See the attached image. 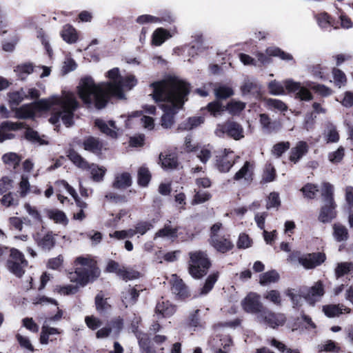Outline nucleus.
Instances as JSON below:
<instances>
[{"label": "nucleus", "instance_id": "nucleus-29", "mask_svg": "<svg viewBox=\"0 0 353 353\" xmlns=\"http://www.w3.org/2000/svg\"><path fill=\"white\" fill-rule=\"evenodd\" d=\"M159 160L162 168L165 170H173L178 166L177 159L173 154H163L161 153L159 156Z\"/></svg>", "mask_w": 353, "mask_h": 353}, {"label": "nucleus", "instance_id": "nucleus-55", "mask_svg": "<svg viewBox=\"0 0 353 353\" xmlns=\"http://www.w3.org/2000/svg\"><path fill=\"white\" fill-rule=\"evenodd\" d=\"M196 151L198 152L196 157L203 163H205L211 157L212 148L209 145L196 148Z\"/></svg>", "mask_w": 353, "mask_h": 353}, {"label": "nucleus", "instance_id": "nucleus-56", "mask_svg": "<svg viewBox=\"0 0 353 353\" xmlns=\"http://www.w3.org/2000/svg\"><path fill=\"white\" fill-rule=\"evenodd\" d=\"M207 108L208 112H210L214 117L221 115L225 110V107L218 101H214L208 103Z\"/></svg>", "mask_w": 353, "mask_h": 353}, {"label": "nucleus", "instance_id": "nucleus-25", "mask_svg": "<svg viewBox=\"0 0 353 353\" xmlns=\"http://www.w3.org/2000/svg\"><path fill=\"white\" fill-rule=\"evenodd\" d=\"M323 311L327 316L331 318L343 313L349 314L351 310L343 304H338L325 305L323 307Z\"/></svg>", "mask_w": 353, "mask_h": 353}, {"label": "nucleus", "instance_id": "nucleus-4", "mask_svg": "<svg viewBox=\"0 0 353 353\" xmlns=\"http://www.w3.org/2000/svg\"><path fill=\"white\" fill-rule=\"evenodd\" d=\"M75 262L81 266L77 268L74 272L69 273L68 278L71 282L85 286L90 279L99 276V271L95 268L92 260L80 256L77 258Z\"/></svg>", "mask_w": 353, "mask_h": 353}, {"label": "nucleus", "instance_id": "nucleus-19", "mask_svg": "<svg viewBox=\"0 0 353 353\" xmlns=\"http://www.w3.org/2000/svg\"><path fill=\"white\" fill-rule=\"evenodd\" d=\"M23 208L28 215V217L23 218L26 223L37 225L43 222L41 214L37 207L30 205L29 203H26Z\"/></svg>", "mask_w": 353, "mask_h": 353}, {"label": "nucleus", "instance_id": "nucleus-38", "mask_svg": "<svg viewBox=\"0 0 353 353\" xmlns=\"http://www.w3.org/2000/svg\"><path fill=\"white\" fill-rule=\"evenodd\" d=\"M131 176L128 172L118 174L114 180V186L117 188H125L131 185Z\"/></svg>", "mask_w": 353, "mask_h": 353}, {"label": "nucleus", "instance_id": "nucleus-50", "mask_svg": "<svg viewBox=\"0 0 353 353\" xmlns=\"http://www.w3.org/2000/svg\"><path fill=\"white\" fill-rule=\"evenodd\" d=\"M68 157L79 168L82 169L88 168V163L74 150H70Z\"/></svg>", "mask_w": 353, "mask_h": 353}, {"label": "nucleus", "instance_id": "nucleus-53", "mask_svg": "<svg viewBox=\"0 0 353 353\" xmlns=\"http://www.w3.org/2000/svg\"><path fill=\"white\" fill-rule=\"evenodd\" d=\"M263 297L276 306H280L281 305V293L278 290H272L268 291L264 294Z\"/></svg>", "mask_w": 353, "mask_h": 353}, {"label": "nucleus", "instance_id": "nucleus-11", "mask_svg": "<svg viewBox=\"0 0 353 353\" xmlns=\"http://www.w3.org/2000/svg\"><path fill=\"white\" fill-rule=\"evenodd\" d=\"M259 61L263 64H267L270 62V57H278L283 61H292V54L287 53L276 47H271L266 49V53L259 52L256 54Z\"/></svg>", "mask_w": 353, "mask_h": 353}, {"label": "nucleus", "instance_id": "nucleus-28", "mask_svg": "<svg viewBox=\"0 0 353 353\" xmlns=\"http://www.w3.org/2000/svg\"><path fill=\"white\" fill-rule=\"evenodd\" d=\"M214 93L216 99H225L234 94V90L228 85L219 83L215 85Z\"/></svg>", "mask_w": 353, "mask_h": 353}, {"label": "nucleus", "instance_id": "nucleus-49", "mask_svg": "<svg viewBox=\"0 0 353 353\" xmlns=\"http://www.w3.org/2000/svg\"><path fill=\"white\" fill-rule=\"evenodd\" d=\"M13 110L15 113V117L20 119H29L34 115V112L29 105H23L20 108H16Z\"/></svg>", "mask_w": 353, "mask_h": 353}, {"label": "nucleus", "instance_id": "nucleus-42", "mask_svg": "<svg viewBox=\"0 0 353 353\" xmlns=\"http://www.w3.org/2000/svg\"><path fill=\"white\" fill-rule=\"evenodd\" d=\"M353 272V262L339 263L335 268L336 278L341 277L345 274Z\"/></svg>", "mask_w": 353, "mask_h": 353}, {"label": "nucleus", "instance_id": "nucleus-51", "mask_svg": "<svg viewBox=\"0 0 353 353\" xmlns=\"http://www.w3.org/2000/svg\"><path fill=\"white\" fill-rule=\"evenodd\" d=\"M95 305L97 310L100 313L107 312L110 307V305L107 302V299H104V296L101 292L96 296Z\"/></svg>", "mask_w": 353, "mask_h": 353}, {"label": "nucleus", "instance_id": "nucleus-15", "mask_svg": "<svg viewBox=\"0 0 353 353\" xmlns=\"http://www.w3.org/2000/svg\"><path fill=\"white\" fill-rule=\"evenodd\" d=\"M301 294L305 299L312 305L319 301L324 294L323 283L321 281L315 283V284L309 288L307 292L301 291Z\"/></svg>", "mask_w": 353, "mask_h": 353}, {"label": "nucleus", "instance_id": "nucleus-44", "mask_svg": "<svg viewBox=\"0 0 353 353\" xmlns=\"http://www.w3.org/2000/svg\"><path fill=\"white\" fill-rule=\"evenodd\" d=\"M265 103L267 108L271 110L283 112L288 109L285 103L279 99L270 98L265 99Z\"/></svg>", "mask_w": 353, "mask_h": 353}, {"label": "nucleus", "instance_id": "nucleus-3", "mask_svg": "<svg viewBox=\"0 0 353 353\" xmlns=\"http://www.w3.org/2000/svg\"><path fill=\"white\" fill-rule=\"evenodd\" d=\"M41 103L46 109H52L54 105H58L59 110L50 119L52 123L55 124L61 119L66 126L72 125L74 112L79 106L74 93L63 92L61 97L54 96L41 101Z\"/></svg>", "mask_w": 353, "mask_h": 353}, {"label": "nucleus", "instance_id": "nucleus-9", "mask_svg": "<svg viewBox=\"0 0 353 353\" xmlns=\"http://www.w3.org/2000/svg\"><path fill=\"white\" fill-rule=\"evenodd\" d=\"M215 134L218 137H222L226 134L235 140H239L244 137L243 130L241 125L232 121H228L223 124L218 125L215 130Z\"/></svg>", "mask_w": 353, "mask_h": 353}, {"label": "nucleus", "instance_id": "nucleus-60", "mask_svg": "<svg viewBox=\"0 0 353 353\" xmlns=\"http://www.w3.org/2000/svg\"><path fill=\"white\" fill-rule=\"evenodd\" d=\"M1 203L6 207H10L17 205L19 204V199L17 195L12 192H9L3 195L1 199Z\"/></svg>", "mask_w": 353, "mask_h": 353}, {"label": "nucleus", "instance_id": "nucleus-14", "mask_svg": "<svg viewBox=\"0 0 353 353\" xmlns=\"http://www.w3.org/2000/svg\"><path fill=\"white\" fill-rule=\"evenodd\" d=\"M236 157L233 152L225 149L223 154L217 157V168L220 172H228L235 163Z\"/></svg>", "mask_w": 353, "mask_h": 353}, {"label": "nucleus", "instance_id": "nucleus-24", "mask_svg": "<svg viewBox=\"0 0 353 353\" xmlns=\"http://www.w3.org/2000/svg\"><path fill=\"white\" fill-rule=\"evenodd\" d=\"M172 291L179 298L187 297L189 294L188 288L183 283L182 279L173 274L172 279Z\"/></svg>", "mask_w": 353, "mask_h": 353}, {"label": "nucleus", "instance_id": "nucleus-45", "mask_svg": "<svg viewBox=\"0 0 353 353\" xmlns=\"http://www.w3.org/2000/svg\"><path fill=\"white\" fill-rule=\"evenodd\" d=\"M268 87L270 93L272 95H283L285 94L284 81L282 83L273 80L268 83Z\"/></svg>", "mask_w": 353, "mask_h": 353}, {"label": "nucleus", "instance_id": "nucleus-64", "mask_svg": "<svg viewBox=\"0 0 353 353\" xmlns=\"http://www.w3.org/2000/svg\"><path fill=\"white\" fill-rule=\"evenodd\" d=\"M92 178L95 181H100L103 179L105 170L103 168H99L96 165H92L90 168Z\"/></svg>", "mask_w": 353, "mask_h": 353}, {"label": "nucleus", "instance_id": "nucleus-37", "mask_svg": "<svg viewBox=\"0 0 353 353\" xmlns=\"http://www.w3.org/2000/svg\"><path fill=\"white\" fill-rule=\"evenodd\" d=\"M63 39L68 43H74L77 40L76 30L70 25H65L61 32Z\"/></svg>", "mask_w": 353, "mask_h": 353}, {"label": "nucleus", "instance_id": "nucleus-17", "mask_svg": "<svg viewBox=\"0 0 353 353\" xmlns=\"http://www.w3.org/2000/svg\"><path fill=\"white\" fill-rule=\"evenodd\" d=\"M94 123L99 130L105 135L113 139L118 137L119 128L115 125L114 121L106 122L103 119H97Z\"/></svg>", "mask_w": 353, "mask_h": 353}, {"label": "nucleus", "instance_id": "nucleus-41", "mask_svg": "<svg viewBox=\"0 0 353 353\" xmlns=\"http://www.w3.org/2000/svg\"><path fill=\"white\" fill-rule=\"evenodd\" d=\"M260 123L263 130L268 133L273 132L277 128V123L272 121L271 119L266 114H260Z\"/></svg>", "mask_w": 353, "mask_h": 353}, {"label": "nucleus", "instance_id": "nucleus-36", "mask_svg": "<svg viewBox=\"0 0 353 353\" xmlns=\"http://www.w3.org/2000/svg\"><path fill=\"white\" fill-rule=\"evenodd\" d=\"M83 147L85 150L99 153L102 149V143L97 139L91 137L84 141Z\"/></svg>", "mask_w": 353, "mask_h": 353}, {"label": "nucleus", "instance_id": "nucleus-8", "mask_svg": "<svg viewBox=\"0 0 353 353\" xmlns=\"http://www.w3.org/2000/svg\"><path fill=\"white\" fill-rule=\"evenodd\" d=\"M256 319L259 323H263L273 329L283 326L286 321V317L284 314L274 312L267 308L258 314Z\"/></svg>", "mask_w": 353, "mask_h": 353}, {"label": "nucleus", "instance_id": "nucleus-62", "mask_svg": "<svg viewBox=\"0 0 353 353\" xmlns=\"http://www.w3.org/2000/svg\"><path fill=\"white\" fill-rule=\"evenodd\" d=\"M25 137L28 140H29L33 143H39V145L47 144V142L43 141L39 137L38 132L32 129H28L26 131Z\"/></svg>", "mask_w": 353, "mask_h": 353}, {"label": "nucleus", "instance_id": "nucleus-48", "mask_svg": "<svg viewBox=\"0 0 353 353\" xmlns=\"http://www.w3.org/2000/svg\"><path fill=\"white\" fill-rule=\"evenodd\" d=\"M219 277L218 272H214L209 275L207 278L203 287L201 288L200 294L202 295L207 294L213 288L214 285L216 282Z\"/></svg>", "mask_w": 353, "mask_h": 353}, {"label": "nucleus", "instance_id": "nucleus-40", "mask_svg": "<svg viewBox=\"0 0 353 353\" xmlns=\"http://www.w3.org/2000/svg\"><path fill=\"white\" fill-rule=\"evenodd\" d=\"M176 228H172L170 225H165L163 228L159 230L155 234L154 238H167L169 239H174L177 237Z\"/></svg>", "mask_w": 353, "mask_h": 353}, {"label": "nucleus", "instance_id": "nucleus-23", "mask_svg": "<svg viewBox=\"0 0 353 353\" xmlns=\"http://www.w3.org/2000/svg\"><path fill=\"white\" fill-rule=\"evenodd\" d=\"M210 244L218 252L225 253L233 248L232 243L229 239L224 236H220L218 238L210 239Z\"/></svg>", "mask_w": 353, "mask_h": 353}, {"label": "nucleus", "instance_id": "nucleus-6", "mask_svg": "<svg viewBox=\"0 0 353 353\" xmlns=\"http://www.w3.org/2000/svg\"><path fill=\"white\" fill-rule=\"evenodd\" d=\"M322 196L324 203L321 208L319 219L323 223H328L335 218L336 214L334 210L336 205L333 199V186L330 183H323Z\"/></svg>", "mask_w": 353, "mask_h": 353}, {"label": "nucleus", "instance_id": "nucleus-57", "mask_svg": "<svg viewBox=\"0 0 353 353\" xmlns=\"http://www.w3.org/2000/svg\"><path fill=\"white\" fill-rule=\"evenodd\" d=\"M54 291L62 295L74 294L78 292V286L73 285H57Z\"/></svg>", "mask_w": 353, "mask_h": 353}, {"label": "nucleus", "instance_id": "nucleus-22", "mask_svg": "<svg viewBox=\"0 0 353 353\" xmlns=\"http://www.w3.org/2000/svg\"><path fill=\"white\" fill-rule=\"evenodd\" d=\"M21 126V123H14L11 121H4L0 125V142H3L7 139H11L14 137V134L9 133L8 131L17 130Z\"/></svg>", "mask_w": 353, "mask_h": 353}, {"label": "nucleus", "instance_id": "nucleus-33", "mask_svg": "<svg viewBox=\"0 0 353 353\" xmlns=\"http://www.w3.org/2000/svg\"><path fill=\"white\" fill-rule=\"evenodd\" d=\"M57 183L60 187H62L65 190H66L67 192L74 198L77 205L80 208V210L81 209L83 210L84 208H85L87 207L86 203L81 201V199L78 196V194H77L75 190L72 186H70L68 183V182H66L64 180H61V181H58Z\"/></svg>", "mask_w": 353, "mask_h": 353}, {"label": "nucleus", "instance_id": "nucleus-27", "mask_svg": "<svg viewBox=\"0 0 353 353\" xmlns=\"http://www.w3.org/2000/svg\"><path fill=\"white\" fill-rule=\"evenodd\" d=\"M307 149L308 146L306 142L299 141L296 147L291 150L290 161L296 163L307 152Z\"/></svg>", "mask_w": 353, "mask_h": 353}, {"label": "nucleus", "instance_id": "nucleus-59", "mask_svg": "<svg viewBox=\"0 0 353 353\" xmlns=\"http://www.w3.org/2000/svg\"><path fill=\"white\" fill-rule=\"evenodd\" d=\"M2 160L6 164L12 166L13 168H16L20 162V158L14 152L5 154L2 157Z\"/></svg>", "mask_w": 353, "mask_h": 353}, {"label": "nucleus", "instance_id": "nucleus-39", "mask_svg": "<svg viewBox=\"0 0 353 353\" xmlns=\"http://www.w3.org/2000/svg\"><path fill=\"white\" fill-rule=\"evenodd\" d=\"M170 37V34L168 31L163 28H158L152 34V44L154 46H161Z\"/></svg>", "mask_w": 353, "mask_h": 353}, {"label": "nucleus", "instance_id": "nucleus-46", "mask_svg": "<svg viewBox=\"0 0 353 353\" xmlns=\"http://www.w3.org/2000/svg\"><path fill=\"white\" fill-rule=\"evenodd\" d=\"M279 279V275L275 270L268 271L260 276V283L263 285L276 283Z\"/></svg>", "mask_w": 353, "mask_h": 353}, {"label": "nucleus", "instance_id": "nucleus-13", "mask_svg": "<svg viewBox=\"0 0 353 353\" xmlns=\"http://www.w3.org/2000/svg\"><path fill=\"white\" fill-rule=\"evenodd\" d=\"M325 260V254L322 252H316L302 255L299 258V262L306 269H312Z\"/></svg>", "mask_w": 353, "mask_h": 353}, {"label": "nucleus", "instance_id": "nucleus-34", "mask_svg": "<svg viewBox=\"0 0 353 353\" xmlns=\"http://www.w3.org/2000/svg\"><path fill=\"white\" fill-rule=\"evenodd\" d=\"M333 236L337 242L346 241L349 234L347 228L341 223L333 225Z\"/></svg>", "mask_w": 353, "mask_h": 353}, {"label": "nucleus", "instance_id": "nucleus-20", "mask_svg": "<svg viewBox=\"0 0 353 353\" xmlns=\"http://www.w3.org/2000/svg\"><path fill=\"white\" fill-rule=\"evenodd\" d=\"M175 307L168 301L161 300L157 303L155 315L157 319L169 318L175 312Z\"/></svg>", "mask_w": 353, "mask_h": 353}, {"label": "nucleus", "instance_id": "nucleus-58", "mask_svg": "<svg viewBox=\"0 0 353 353\" xmlns=\"http://www.w3.org/2000/svg\"><path fill=\"white\" fill-rule=\"evenodd\" d=\"M245 107V103L240 101H231L227 105V109L232 114H237Z\"/></svg>", "mask_w": 353, "mask_h": 353}, {"label": "nucleus", "instance_id": "nucleus-31", "mask_svg": "<svg viewBox=\"0 0 353 353\" xmlns=\"http://www.w3.org/2000/svg\"><path fill=\"white\" fill-rule=\"evenodd\" d=\"M252 165L249 161H246L243 166L234 174V179L239 181L244 179L247 181L252 180Z\"/></svg>", "mask_w": 353, "mask_h": 353}, {"label": "nucleus", "instance_id": "nucleus-1", "mask_svg": "<svg viewBox=\"0 0 353 353\" xmlns=\"http://www.w3.org/2000/svg\"><path fill=\"white\" fill-rule=\"evenodd\" d=\"M107 77L110 82L96 84L91 77L81 79L78 88L80 98L89 107L101 109L106 105L108 97L125 98L124 91L130 90L137 83L132 74L121 76L118 68L109 70Z\"/></svg>", "mask_w": 353, "mask_h": 353}, {"label": "nucleus", "instance_id": "nucleus-10", "mask_svg": "<svg viewBox=\"0 0 353 353\" xmlns=\"http://www.w3.org/2000/svg\"><path fill=\"white\" fill-rule=\"evenodd\" d=\"M243 310L249 313L259 314L265 308L260 301V296L251 292L241 302Z\"/></svg>", "mask_w": 353, "mask_h": 353}, {"label": "nucleus", "instance_id": "nucleus-54", "mask_svg": "<svg viewBox=\"0 0 353 353\" xmlns=\"http://www.w3.org/2000/svg\"><path fill=\"white\" fill-rule=\"evenodd\" d=\"M325 138L327 143H336L339 140V134L335 126L330 124L325 132Z\"/></svg>", "mask_w": 353, "mask_h": 353}, {"label": "nucleus", "instance_id": "nucleus-63", "mask_svg": "<svg viewBox=\"0 0 353 353\" xmlns=\"http://www.w3.org/2000/svg\"><path fill=\"white\" fill-rule=\"evenodd\" d=\"M334 83L339 87L344 85L346 83V76L341 70L334 68L332 70Z\"/></svg>", "mask_w": 353, "mask_h": 353}, {"label": "nucleus", "instance_id": "nucleus-61", "mask_svg": "<svg viewBox=\"0 0 353 353\" xmlns=\"http://www.w3.org/2000/svg\"><path fill=\"white\" fill-rule=\"evenodd\" d=\"M119 276L125 281L136 279L139 277V272L132 269L123 267L122 271L119 272Z\"/></svg>", "mask_w": 353, "mask_h": 353}, {"label": "nucleus", "instance_id": "nucleus-2", "mask_svg": "<svg viewBox=\"0 0 353 353\" xmlns=\"http://www.w3.org/2000/svg\"><path fill=\"white\" fill-rule=\"evenodd\" d=\"M153 88L152 97L163 111L161 125L170 128L174 122V117L182 108L190 93L188 83L176 77H170L161 81L151 84Z\"/></svg>", "mask_w": 353, "mask_h": 353}, {"label": "nucleus", "instance_id": "nucleus-5", "mask_svg": "<svg viewBox=\"0 0 353 353\" xmlns=\"http://www.w3.org/2000/svg\"><path fill=\"white\" fill-rule=\"evenodd\" d=\"M189 273L195 278L199 279L206 274L210 267V262L205 252L198 250L189 253Z\"/></svg>", "mask_w": 353, "mask_h": 353}, {"label": "nucleus", "instance_id": "nucleus-35", "mask_svg": "<svg viewBox=\"0 0 353 353\" xmlns=\"http://www.w3.org/2000/svg\"><path fill=\"white\" fill-rule=\"evenodd\" d=\"M8 97L10 108L14 110L26 98V93L23 89H21L18 91L9 92Z\"/></svg>", "mask_w": 353, "mask_h": 353}, {"label": "nucleus", "instance_id": "nucleus-52", "mask_svg": "<svg viewBox=\"0 0 353 353\" xmlns=\"http://www.w3.org/2000/svg\"><path fill=\"white\" fill-rule=\"evenodd\" d=\"M151 174L148 168L141 167L138 170V183L140 185L145 187L149 183Z\"/></svg>", "mask_w": 353, "mask_h": 353}, {"label": "nucleus", "instance_id": "nucleus-16", "mask_svg": "<svg viewBox=\"0 0 353 353\" xmlns=\"http://www.w3.org/2000/svg\"><path fill=\"white\" fill-rule=\"evenodd\" d=\"M141 291L142 290L137 286L132 287L128 285L123 289L121 292V299L125 307L134 305L137 302Z\"/></svg>", "mask_w": 353, "mask_h": 353}, {"label": "nucleus", "instance_id": "nucleus-32", "mask_svg": "<svg viewBox=\"0 0 353 353\" xmlns=\"http://www.w3.org/2000/svg\"><path fill=\"white\" fill-rule=\"evenodd\" d=\"M61 332L57 328L49 327L48 325L47 320H46L41 327L40 342L41 344L47 345L50 336L59 334Z\"/></svg>", "mask_w": 353, "mask_h": 353}, {"label": "nucleus", "instance_id": "nucleus-18", "mask_svg": "<svg viewBox=\"0 0 353 353\" xmlns=\"http://www.w3.org/2000/svg\"><path fill=\"white\" fill-rule=\"evenodd\" d=\"M136 321H133L132 323V330L138 339L141 353H155V352L149 347V339L147 334L138 330L137 324H138L139 320L137 318H136Z\"/></svg>", "mask_w": 353, "mask_h": 353}, {"label": "nucleus", "instance_id": "nucleus-26", "mask_svg": "<svg viewBox=\"0 0 353 353\" xmlns=\"http://www.w3.org/2000/svg\"><path fill=\"white\" fill-rule=\"evenodd\" d=\"M173 21H174V18L170 14H168L166 16L161 17H154V16H152V15H149V14H144V15L139 16L137 19V22L140 24H143V23H159L162 21L171 23Z\"/></svg>", "mask_w": 353, "mask_h": 353}, {"label": "nucleus", "instance_id": "nucleus-12", "mask_svg": "<svg viewBox=\"0 0 353 353\" xmlns=\"http://www.w3.org/2000/svg\"><path fill=\"white\" fill-rule=\"evenodd\" d=\"M34 239L37 245L44 250H51L55 244L52 232L43 229L34 235Z\"/></svg>", "mask_w": 353, "mask_h": 353}, {"label": "nucleus", "instance_id": "nucleus-43", "mask_svg": "<svg viewBox=\"0 0 353 353\" xmlns=\"http://www.w3.org/2000/svg\"><path fill=\"white\" fill-rule=\"evenodd\" d=\"M304 85L323 97H327L332 94V90L324 85L316 84L309 81L304 82Z\"/></svg>", "mask_w": 353, "mask_h": 353}, {"label": "nucleus", "instance_id": "nucleus-7", "mask_svg": "<svg viewBox=\"0 0 353 353\" xmlns=\"http://www.w3.org/2000/svg\"><path fill=\"white\" fill-rule=\"evenodd\" d=\"M7 265L10 272L17 277H21L25 272V268L28 265V261L21 252L15 248H12Z\"/></svg>", "mask_w": 353, "mask_h": 353}, {"label": "nucleus", "instance_id": "nucleus-21", "mask_svg": "<svg viewBox=\"0 0 353 353\" xmlns=\"http://www.w3.org/2000/svg\"><path fill=\"white\" fill-rule=\"evenodd\" d=\"M261 85L254 79L245 78L241 85L243 95L252 94L258 96L261 92Z\"/></svg>", "mask_w": 353, "mask_h": 353}, {"label": "nucleus", "instance_id": "nucleus-30", "mask_svg": "<svg viewBox=\"0 0 353 353\" xmlns=\"http://www.w3.org/2000/svg\"><path fill=\"white\" fill-rule=\"evenodd\" d=\"M46 214L48 217L54 223L66 225L68 223V219L65 214L59 210L52 209L47 210Z\"/></svg>", "mask_w": 353, "mask_h": 353}, {"label": "nucleus", "instance_id": "nucleus-47", "mask_svg": "<svg viewBox=\"0 0 353 353\" xmlns=\"http://www.w3.org/2000/svg\"><path fill=\"white\" fill-rule=\"evenodd\" d=\"M40 70V67L34 68L31 63H25L18 65L15 70L21 79H24L26 77L34 72Z\"/></svg>", "mask_w": 353, "mask_h": 353}]
</instances>
